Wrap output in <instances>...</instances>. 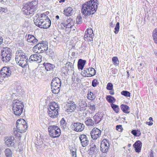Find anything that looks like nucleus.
<instances>
[{
    "label": "nucleus",
    "instance_id": "62",
    "mask_svg": "<svg viewBox=\"0 0 157 157\" xmlns=\"http://www.w3.org/2000/svg\"><path fill=\"white\" fill-rule=\"evenodd\" d=\"M43 24H41V25H40V28H43L42 27H41L40 26H41V25L44 26L45 25H45V24L46 22V20H43Z\"/></svg>",
    "mask_w": 157,
    "mask_h": 157
},
{
    "label": "nucleus",
    "instance_id": "64",
    "mask_svg": "<svg viewBox=\"0 0 157 157\" xmlns=\"http://www.w3.org/2000/svg\"><path fill=\"white\" fill-rule=\"evenodd\" d=\"M73 102H74V101H73L71 100V98H70V99H68V100H67V104H68L69 103H73Z\"/></svg>",
    "mask_w": 157,
    "mask_h": 157
},
{
    "label": "nucleus",
    "instance_id": "32",
    "mask_svg": "<svg viewBox=\"0 0 157 157\" xmlns=\"http://www.w3.org/2000/svg\"><path fill=\"white\" fill-rule=\"evenodd\" d=\"M38 16V17L42 20H46L49 19L48 16L46 15L45 13H43L41 14L40 15L39 14Z\"/></svg>",
    "mask_w": 157,
    "mask_h": 157
},
{
    "label": "nucleus",
    "instance_id": "40",
    "mask_svg": "<svg viewBox=\"0 0 157 157\" xmlns=\"http://www.w3.org/2000/svg\"><path fill=\"white\" fill-rule=\"evenodd\" d=\"M94 36H90L88 34H85L84 38L85 40H87L88 41H93V38Z\"/></svg>",
    "mask_w": 157,
    "mask_h": 157
},
{
    "label": "nucleus",
    "instance_id": "54",
    "mask_svg": "<svg viewBox=\"0 0 157 157\" xmlns=\"http://www.w3.org/2000/svg\"><path fill=\"white\" fill-rule=\"evenodd\" d=\"M36 56H37V54H33V55H32L30 56L34 60V61L35 62H37V60H36L37 57Z\"/></svg>",
    "mask_w": 157,
    "mask_h": 157
},
{
    "label": "nucleus",
    "instance_id": "14",
    "mask_svg": "<svg viewBox=\"0 0 157 157\" xmlns=\"http://www.w3.org/2000/svg\"><path fill=\"white\" fill-rule=\"evenodd\" d=\"M101 133V131L99 129L94 128L92 130L90 134L92 139L96 140L100 136Z\"/></svg>",
    "mask_w": 157,
    "mask_h": 157
},
{
    "label": "nucleus",
    "instance_id": "17",
    "mask_svg": "<svg viewBox=\"0 0 157 157\" xmlns=\"http://www.w3.org/2000/svg\"><path fill=\"white\" fill-rule=\"evenodd\" d=\"M64 68L67 70V71L65 72V74H70L71 72L74 71V67L73 64L70 62H67Z\"/></svg>",
    "mask_w": 157,
    "mask_h": 157
},
{
    "label": "nucleus",
    "instance_id": "37",
    "mask_svg": "<svg viewBox=\"0 0 157 157\" xmlns=\"http://www.w3.org/2000/svg\"><path fill=\"white\" fill-rule=\"evenodd\" d=\"M132 133L135 136H139L141 135V132L140 130L134 129L131 131Z\"/></svg>",
    "mask_w": 157,
    "mask_h": 157
},
{
    "label": "nucleus",
    "instance_id": "8",
    "mask_svg": "<svg viewBox=\"0 0 157 157\" xmlns=\"http://www.w3.org/2000/svg\"><path fill=\"white\" fill-rule=\"evenodd\" d=\"M12 56L11 51L10 48L6 47L2 50L1 58L3 63H7L10 61Z\"/></svg>",
    "mask_w": 157,
    "mask_h": 157
},
{
    "label": "nucleus",
    "instance_id": "3",
    "mask_svg": "<svg viewBox=\"0 0 157 157\" xmlns=\"http://www.w3.org/2000/svg\"><path fill=\"white\" fill-rule=\"evenodd\" d=\"M28 57L22 50L17 51L15 54V60L17 63L22 67L28 66Z\"/></svg>",
    "mask_w": 157,
    "mask_h": 157
},
{
    "label": "nucleus",
    "instance_id": "30",
    "mask_svg": "<svg viewBox=\"0 0 157 157\" xmlns=\"http://www.w3.org/2000/svg\"><path fill=\"white\" fill-rule=\"evenodd\" d=\"M87 97L88 99L90 100H93L96 98V96L91 91H90L88 93Z\"/></svg>",
    "mask_w": 157,
    "mask_h": 157
},
{
    "label": "nucleus",
    "instance_id": "21",
    "mask_svg": "<svg viewBox=\"0 0 157 157\" xmlns=\"http://www.w3.org/2000/svg\"><path fill=\"white\" fill-rule=\"evenodd\" d=\"M14 139L13 137H8V139L5 141L6 144L9 147L13 146L14 144Z\"/></svg>",
    "mask_w": 157,
    "mask_h": 157
},
{
    "label": "nucleus",
    "instance_id": "63",
    "mask_svg": "<svg viewBox=\"0 0 157 157\" xmlns=\"http://www.w3.org/2000/svg\"><path fill=\"white\" fill-rule=\"evenodd\" d=\"M0 10H1V11H2L3 12H6V11L7 10L6 9H5L4 8H3L2 7H0Z\"/></svg>",
    "mask_w": 157,
    "mask_h": 157
},
{
    "label": "nucleus",
    "instance_id": "26",
    "mask_svg": "<svg viewBox=\"0 0 157 157\" xmlns=\"http://www.w3.org/2000/svg\"><path fill=\"white\" fill-rule=\"evenodd\" d=\"M43 65L45 67V69L47 71L52 70L55 67L54 65L50 63H44Z\"/></svg>",
    "mask_w": 157,
    "mask_h": 157
},
{
    "label": "nucleus",
    "instance_id": "44",
    "mask_svg": "<svg viewBox=\"0 0 157 157\" xmlns=\"http://www.w3.org/2000/svg\"><path fill=\"white\" fill-rule=\"evenodd\" d=\"M85 34H88L91 36H94L93 31L91 29H88L86 31Z\"/></svg>",
    "mask_w": 157,
    "mask_h": 157
},
{
    "label": "nucleus",
    "instance_id": "4",
    "mask_svg": "<svg viewBox=\"0 0 157 157\" xmlns=\"http://www.w3.org/2000/svg\"><path fill=\"white\" fill-rule=\"evenodd\" d=\"M59 105L57 103L54 101L50 102L48 108V115L53 118L57 117L59 114Z\"/></svg>",
    "mask_w": 157,
    "mask_h": 157
},
{
    "label": "nucleus",
    "instance_id": "7",
    "mask_svg": "<svg viewBox=\"0 0 157 157\" xmlns=\"http://www.w3.org/2000/svg\"><path fill=\"white\" fill-rule=\"evenodd\" d=\"M48 42L43 41L36 44L33 48L34 51L39 53L45 52L48 48Z\"/></svg>",
    "mask_w": 157,
    "mask_h": 157
},
{
    "label": "nucleus",
    "instance_id": "58",
    "mask_svg": "<svg viewBox=\"0 0 157 157\" xmlns=\"http://www.w3.org/2000/svg\"><path fill=\"white\" fill-rule=\"evenodd\" d=\"M85 69V68H84ZM82 75L87 77V72L86 70L84 69L83 71H82L81 73Z\"/></svg>",
    "mask_w": 157,
    "mask_h": 157
},
{
    "label": "nucleus",
    "instance_id": "34",
    "mask_svg": "<svg viewBox=\"0 0 157 157\" xmlns=\"http://www.w3.org/2000/svg\"><path fill=\"white\" fill-rule=\"evenodd\" d=\"M34 21L35 24L39 28H40V25L43 23V20L38 17L36 19H34Z\"/></svg>",
    "mask_w": 157,
    "mask_h": 157
},
{
    "label": "nucleus",
    "instance_id": "55",
    "mask_svg": "<svg viewBox=\"0 0 157 157\" xmlns=\"http://www.w3.org/2000/svg\"><path fill=\"white\" fill-rule=\"evenodd\" d=\"M34 62L35 61H34V60L32 59L31 57L30 56L28 60V59H27L28 65L29 64V63H32Z\"/></svg>",
    "mask_w": 157,
    "mask_h": 157
},
{
    "label": "nucleus",
    "instance_id": "47",
    "mask_svg": "<svg viewBox=\"0 0 157 157\" xmlns=\"http://www.w3.org/2000/svg\"><path fill=\"white\" fill-rule=\"evenodd\" d=\"M82 22V18L80 16H78L77 17L76 22L77 24H80Z\"/></svg>",
    "mask_w": 157,
    "mask_h": 157
},
{
    "label": "nucleus",
    "instance_id": "46",
    "mask_svg": "<svg viewBox=\"0 0 157 157\" xmlns=\"http://www.w3.org/2000/svg\"><path fill=\"white\" fill-rule=\"evenodd\" d=\"M106 88L108 90H112L113 89V85L112 83L109 82L107 85Z\"/></svg>",
    "mask_w": 157,
    "mask_h": 157
},
{
    "label": "nucleus",
    "instance_id": "6",
    "mask_svg": "<svg viewBox=\"0 0 157 157\" xmlns=\"http://www.w3.org/2000/svg\"><path fill=\"white\" fill-rule=\"evenodd\" d=\"M61 85V81L59 78L56 77L53 78L51 83L52 93L55 94H58L60 91Z\"/></svg>",
    "mask_w": 157,
    "mask_h": 157
},
{
    "label": "nucleus",
    "instance_id": "52",
    "mask_svg": "<svg viewBox=\"0 0 157 157\" xmlns=\"http://www.w3.org/2000/svg\"><path fill=\"white\" fill-rule=\"evenodd\" d=\"M36 60L37 63H40L41 61L42 56L40 55H37Z\"/></svg>",
    "mask_w": 157,
    "mask_h": 157
},
{
    "label": "nucleus",
    "instance_id": "16",
    "mask_svg": "<svg viewBox=\"0 0 157 157\" xmlns=\"http://www.w3.org/2000/svg\"><path fill=\"white\" fill-rule=\"evenodd\" d=\"M76 107V105L75 102L67 104L65 111L69 113H70L74 112L75 109Z\"/></svg>",
    "mask_w": 157,
    "mask_h": 157
},
{
    "label": "nucleus",
    "instance_id": "39",
    "mask_svg": "<svg viewBox=\"0 0 157 157\" xmlns=\"http://www.w3.org/2000/svg\"><path fill=\"white\" fill-rule=\"evenodd\" d=\"M110 105L112 107L113 110L116 113H117L119 112V108L117 105L113 104V103L111 104Z\"/></svg>",
    "mask_w": 157,
    "mask_h": 157
},
{
    "label": "nucleus",
    "instance_id": "5",
    "mask_svg": "<svg viewBox=\"0 0 157 157\" xmlns=\"http://www.w3.org/2000/svg\"><path fill=\"white\" fill-rule=\"evenodd\" d=\"M12 107V110L16 116H19L22 113L24 107L22 102L15 100L13 102Z\"/></svg>",
    "mask_w": 157,
    "mask_h": 157
},
{
    "label": "nucleus",
    "instance_id": "24",
    "mask_svg": "<svg viewBox=\"0 0 157 157\" xmlns=\"http://www.w3.org/2000/svg\"><path fill=\"white\" fill-rule=\"evenodd\" d=\"M90 155H93L97 154L98 151V147H97L95 144L92 145L90 148Z\"/></svg>",
    "mask_w": 157,
    "mask_h": 157
},
{
    "label": "nucleus",
    "instance_id": "36",
    "mask_svg": "<svg viewBox=\"0 0 157 157\" xmlns=\"http://www.w3.org/2000/svg\"><path fill=\"white\" fill-rule=\"evenodd\" d=\"M112 61L113 64L115 66H118L119 63V62L118 58L117 56L113 57L112 58Z\"/></svg>",
    "mask_w": 157,
    "mask_h": 157
},
{
    "label": "nucleus",
    "instance_id": "28",
    "mask_svg": "<svg viewBox=\"0 0 157 157\" xmlns=\"http://www.w3.org/2000/svg\"><path fill=\"white\" fill-rule=\"evenodd\" d=\"M88 72H89L88 76L91 77L94 75L96 73V70L92 67H89L88 68Z\"/></svg>",
    "mask_w": 157,
    "mask_h": 157
},
{
    "label": "nucleus",
    "instance_id": "38",
    "mask_svg": "<svg viewBox=\"0 0 157 157\" xmlns=\"http://www.w3.org/2000/svg\"><path fill=\"white\" fill-rule=\"evenodd\" d=\"M5 153L6 157H12V152L10 149H6L5 151Z\"/></svg>",
    "mask_w": 157,
    "mask_h": 157
},
{
    "label": "nucleus",
    "instance_id": "31",
    "mask_svg": "<svg viewBox=\"0 0 157 157\" xmlns=\"http://www.w3.org/2000/svg\"><path fill=\"white\" fill-rule=\"evenodd\" d=\"M152 37L154 42L157 44V29H155L153 31Z\"/></svg>",
    "mask_w": 157,
    "mask_h": 157
},
{
    "label": "nucleus",
    "instance_id": "1",
    "mask_svg": "<svg viewBox=\"0 0 157 157\" xmlns=\"http://www.w3.org/2000/svg\"><path fill=\"white\" fill-rule=\"evenodd\" d=\"M98 5L97 0H90L83 4L81 12L83 14L89 16L94 14L96 12Z\"/></svg>",
    "mask_w": 157,
    "mask_h": 157
},
{
    "label": "nucleus",
    "instance_id": "50",
    "mask_svg": "<svg viewBox=\"0 0 157 157\" xmlns=\"http://www.w3.org/2000/svg\"><path fill=\"white\" fill-rule=\"evenodd\" d=\"M116 129L119 132H122L123 128L121 125H117L116 126Z\"/></svg>",
    "mask_w": 157,
    "mask_h": 157
},
{
    "label": "nucleus",
    "instance_id": "23",
    "mask_svg": "<svg viewBox=\"0 0 157 157\" xmlns=\"http://www.w3.org/2000/svg\"><path fill=\"white\" fill-rule=\"evenodd\" d=\"M27 41L28 42L35 44L37 43L38 40L33 35L29 34L27 38Z\"/></svg>",
    "mask_w": 157,
    "mask_h": 157
},
{
    "label": "nucleus",
    "instance_id": "35",
    "mask_svg": "<svg viewBox=\"0 0 157 157\" xmlns=\"http://www.w3.org/2000/svg\"><path fill=\"white\" fill-rule=\"evenodd\" d=\"M51 21L49 19L46 20V22L44 26L41 25L40 27H42L43 29H47L49 27L51 26Z\"/></svg>",
    "mask_w": 157,
    "mask_h": 157
},
{
    "label": "nucleus",
    "instance_id": "11",
    "mask_svg": "<svg viewBox=\"0 0 157 157\" xmlns=\"http://www.w3.org/2000/svg\"><path fill=\"white\" fill-rule=\"evenodd\" d=\"M11 73L12 71L10 67H4L0 71V76L2 78H8L11 75Z\"/></svg>",
    "mask_w": 157,
    "mask_h": 157
},
{
    "label": "nucleus",
    "instance_id": "41",
    "mask_svg": "<svg viewBox=\"0 0 157 157\" xmlns=\"http://www.w3.org/2000/svg\"><path fill=\"white\" fill-rule=\"evenodd\" d=\"M46 52L47 54L48 55L52 57L54 55V52L53 50L51 48L48 49V50Z\"/></svg>",
    "mask_w": 157,
    "mask_h": 157
},
{
    "label": "nucleus",
    "instance_id": "12",
    "mask_svg": "<svg viewBox=\"0 0 157 157\" xmlns=\"http://www.w3.org/2000/svg\"><path fill=\"white\" fill-rule=\"evenodd\" d=\"M71 129L77 132L82 131L85 128V125L82 123L79 122H75L71 124Z\"/></svg>",
    "mask_w": 157,
    "mask_h": 157
},
{
    "label": "nucleus",
    "instance_id": "9",
    "mask_svg": "<svg viewBox=\"0 0 157 157\" xmlns=\"http://www.w3.org/2000/svg\"><path fill=\"white\" fill-rule=\"evenodd\" d=\"M48 130L49 135L52 138L59 137L61 134L60 129L56 125H50Z\"/></svg>",
    "mask_w": 157,
    "mask_h": 157
},
{
    "label": "nucleus",
    "instance_id": "59",
    "mask_svg": "<svg viewBox=\"0 0 157 157\" xmlns=\"http://www.w3.org/2000/svg\"><path fill=\"white\" fill-rule=\"evenodd\" d=\"M72 154V157H77L76 156V151L73 152H71Z\"/></svg>",
    "mask_w": 157,
    "mask_h": 157
},
{
    "label": "nucleus",
    "instance_id": "51",
    "mask_svg": "<svg viewBox=\"0 0 157 157\" xmlns=\"http://www.w3.org/2000/svg\"><path fill=\"white\" fill-rule=\"evenodd\" d=\"M72 23L73 22L72 21L71 22H70V23H67V25L64 24V26L65 27L67 28H71L72 26Z\"/></svg>",
    "mask_w": 157,
    "mask_h": 157
},
{
    "label": "nucleus",
    "instance_id": "2",
    "mask_svg": "<svg viewBox=\"0 0 157 157\" xmlns=\"http://www.w3.org/2000/svg\"><path fill=\"white\" fill-rule=\"evenodd\" d=\"M38 1L36 0L24 3L22 8L24 14L27 15L34 14L38 9Z\"/></svg>",
    "mask_w": 157,
    "mask_h": 157
},
{
    "label": "nucleus",
    "instance_id": "27",
    "mask_svg": "<svg viewBox=\"0 0 157 157\" xmlns=\"http://www.w3.org/2000/svg\"><path fill=\"white\" fill-rule=\"evenodd\" d=\"M121 108L123 112L126 113H129V111L130 109L129 108L128 106L124 104L121 105Z\"/></svg>",
    "mask_w": 157,
    "mask_h": 157
},
{
    "label": "nucleus",
    "instance_id": "43",
    "mask_svg": "<svg viewBox=\"0 0 157 157\" xmlns=\"http://www.w3.org/2000/svg\"><path fill=\"white\" fill-rule=\"evenodd\" d=\"M90 105H88V107L89 108V109L91 110L92 112H94L95 110V105L92 102H90Z\"/></svg>",
    "mask_w": 157,
    "mask_h": 157
},
{
    "label": "nucleus",
    "instance_id": "13",
    "mask_svg": "<svg viewBox=\"0 0 157 157\" xmlns=\"http://www.w3.org/2000/svg\"><path fill=\"white\" fill-rule=\"evenodd\" d=\"M110 144L109 140L106 139H104L101 142L100 150L104 153H106L108 150Z\"/></svg>",
    "mask_w": 157,
    "mask_h": 157
},
{
    "label": "nucleus",
    "instance_id": "15",
    "mask_svg": "<svg viewBox=\"0 0 157 157\" xmlns=\"http://www.w3.org/2000/svg\"><path fill=\"white\" fill-rule=\"evenodd\" d=\"M79 139L82 147H85L88 145L89 140L86 135L84 134L81 135L79 137Z\"/></svg>",
    "mask_w": 157,
    "mask_h": 157
},
{
    "label": "nucleus",
    "instance_id": "60",
    "mask_svg": "<svg viewBox=\"0 0 157 157\" xmlns=\"http://www.w3.org/2000/svg\"><path fill=\"white\" fill-rule=\"evenodd\" d=\"M63 69L62 70V72H63V74L66 75H69V74H65V72H67V70L66 69L64 68V67H63Z\"/></svg>",
    "mask_w": 157,
    "mask_h": 157
},
{
    "label": "nucleus",
    "instance_id": "53",
    "mask_svg": "<svg viewBox=\"0 0 157 157\" xmlns=\"http://www.w3.org/2000/svg\"><path fill=\"white\" fill-rule=\"evenodd\" d=\"M72 21V19H68L66 21H65L64 22H63L62 23V24L64 26V25H67V23H68L70 22H71Z\"/></svg>",
    "mask_w": 157,
    "mask_h": 157
},
{
    "label": "nucleus",
    "instance_id": "45",
    "mask_svg": "<svg viewBox=\"0 0 157 157\" xmlns=\"http://www.w3.org/2000/svg\"><path fill=\"white\" fill-rule=\"evenodd\" d=\"M120 29L119 23L118 22L117 23L115 27L114 28V32L116 34H117L118 33Z\"/></svg>",
    "mask_w": 157,
    "mask_h": 157
},
{
    "label": "nucleus",
    "instance_id": "10",
    "mask_svg": "<svg viewBox=\"0 0 157 157\" xmlns=\"http://www.w3.org/2000/svg\"><path fill=\"white\" fill-rule=\"evenodd\" d=\"M26 122L25 121L22 119H18L17 122V131L20 132L22 133V132H25L27 126L25 124Z\"/></svg>",
    "mask_w": 157,
    "mask_h": 157
},
{
    "label": "nucleus",
    "instance_id": "49",
    "mask_svg": "<svg viewBox=\"0 0 157 157\" xmlns=\"http://www.w3.org/2000/svg\"><path fill=\"white\" fill-rule=\"evenodd\" d=\"M98 84V80L96 79H94L92 82V86L94 87H96Z\"/></svg>",
    "mask_w": 157,
    "mask_h": 157
},
{
    "label": "nucleus",
    "instance_id": "48",
    "mask_svg": "<svg viewBox=\"0 0 157 157\" xmlns=\"http://www.w3.org/2000/svg\"><path fill=\"white\" fill-rule=\"evenodd\" d=\"M61 125L63 126H66L67 124V123L65 120L64 118H63L61 119L60 121Z\"/></svg>",
    "mask_w": 157,
    "mask_h": 157
},
{
    "label": "nucleus",
    "instance_id": "25",
    "mask_svg": "<svg viewBox=\"0 0 157 157\" xmlns=\"http://www.w3.org/2000/svg\"><path fill=\"white\" fill-rule=\"evenodd\" d=\"M73 9L70 7H69L65 9L63 11L64 14L65 16L67 17L70 16L72 14Z\"/></svg>",
    "mask_w": 157,
    "mask_h": 157
},
{
    "label": "nucleus",
    "instance_id": "29",
    "mask_svg": "<svg viewBox=\"0 0 157 157\" xmlns=\"http://www.w3.org/2000/svg\"><path fill=\"white\" fill-rule=\"evenodd\" d=\"M107 101L109 103L112 104L115 102L116 101L115 98L111 95H107L106 97Z\"/></svg>",
    "mask_w": 157,
    "mask_h": 157
},
{
    "label": "nucleus",
    "instance_id": "56",
    "mask_svg": "<svg viewBox=\"0 0 157 157\" xmlns=\"http://www.w3.org/2000/svg\"><path fill=\"white\" fill-rule=\"evenodd\" d=\"M111 72H112V74L114 75L116 74L117 72V69L116 68H112L111 69Z\"/></svg>",
    "mask_w": 157,
    "mask_h": 157
},
{
    "label": "nucleus",
    "instance_id": "42",
    "mask_svg": "<svg viewBox=\"0 0 157 157\" xmlns=\"http://www.w3.org/2000/svg\"><path fill=\"white\" fill-rule=\"evenodd\" d=\"M121 94L126 97H130L131 93L128 91L126 90H123L121 92Z\"/></svg>",
    "mask_w": 157,
    "mask_h": 157
},
{
    "label": "nucleus",
    "instance_id": "20",
    "mask_svg": "<svg viewBox=\"0 0 157 157\" xmlns=\"http://www.w3.org/2000/svg\"><path fill=\"white\" fill-rule=\"evenodd\" d=\"M78 105L79 110L81 111L86 110V109L87 107V104L86 102L84 100L79 101Z\"/></svg>",
    "mask_w": 157,
    "mask_h": 157
},
{
    "label": "nucleus",
    "instance_id": "61",
    "mask_svg": "<svg viewBox=\"0 0 157 157\" xmlns=\"http://www.w3.org/2000/svg\"><path fill=\"white\" fill-rule=\"evenodd\" d=\"M109 93L111 95H113L114 94V90L113 89L112 90H109Z\"/></svg>",
    "mask_w": 157,
    "mask_h": 157
},
{
    "label": "nucleus",
    "instance_id": "57",
    "mask_svg": "<svg viewBox=\"0 0 157 157\" xmlns=\"http://www.w3.org/2000/svg\"><path fill=\"white\" fill-rule=\"evenodd\" d=\"M70 150L71 152L76 151V149L75 146H71L70 148Z\"/></svg>",
    "mask_w": 157,
    "mask_h": 157
},
{
    "label": "nucleus",
    "instance_id": "33",
    "mask_svg": "<svg viewBox=\"0 0 157 157\" xmlns=\"http://www.w3.org/2000/svg\"><path fill=\"white\" fill-rule=\"evenodd\" d=\"M86 125L88 126H93L94 125V121L91 119H89L85 121Z\"/></svg>",
    "mask_w": 157,
    "mask_h": 157
},
{
    "label": "nucleus",
    "instance_id": "19",
    "mask_svg": "<svg viewBox=\"0 0 157 157\" xmlns=\"http://www.w3.org/2000/svg\"><path fill=\"white\" fill-rule=\"evenodd\" d=\"M103 114L101 113H97L94 117V119L96 124H98L102 120Z\"/></svg>",
    "mask_w": 157,
    "mask_h": 157
},
{
    "label": "nucleus",
    "instance_id": "18",
    "mask_svg": "<svg viewBox=\"0 0 157 157\" xmlns=\"http://www.w3.org/2000/svg\"><path fill=\"white\" fill-rule=\"evenodd\" d=\"M142 146V143L140 140L136 141L133 145L135 151L137 153H139L140 152Z\"/></svg>",
    "mask_w": 157,
    "mask_h": 157
},
{
    "label": "nucleus",
    "instance_id": "22",
    "mask_svg": "<svg viewBox=\"0 0 157 157\" xmlns=\"http://www.w3.org/2000/svg\"><path fill=\"white\" fill-rule=\"evenodd\" d=\"M86 61L82 59H79L78 62V67L79 70H83L86 64Z\"/></svg>",
    "mask_w": 157,
    "mask_h": 157
}]
</instances>
